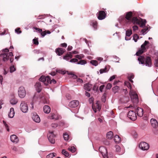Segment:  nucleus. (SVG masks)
<instances>
[{
    "label": "nucleus",
    "instance_id": "56",
    "mask_svg": "<svg viewBox=\"0 0 158 158\" xmlns=\"http://www.w3.org/2000/svg\"><path fill=\"white\" fill-rule=\"evenodd\" d=\"M52 127L55 128L58 126V124L56 123H52L51 125Z\"/></svg>",
    "mask_w": 158,
    "mask_h": 158
},
{
    "label": "nucleus",
    "instance_id": "27",
    "mask_svg": "<svg viewBox=\"0 0 158 158\" xmlns=\"http://www.w3.org/2000/svg\"><path fill=\"white\" fill-rule=\"evenodd\" d=\"M90 24L95 29H97L98 23L96 21L92 20L91 21Z\"/></svg>",
    "mask_w": 158,
    "mask_h": 158
},
{
    "label": "nucleus",
    "instance_id": "55",
    "mask_svg": "<svg viewBox=\"0 0 158 158\" xmlns=\"http://www.w3.org/2000/svg\"><path fill=\"white\" fill-rule=\"evenodd\" d=\"M104 85H102L100 86L99 87V89L101 92H102V90L104 88Z\"/></svg>",
    "mask_w": 158,
    "mask_h": 158
},
{
    "label": "nucleus",
    "instance_id": "35",
    "mask_svg": "<svg viewBox=\"0 0 158 158\" xmlns=\"http://www.w3.org/2000/svg\"><path fill=\"white\" fill-rule=\"evenodd\" d=\"M62 153L66 157H68L69 156V154L68 152L66 151L64 149H63L62 150Z\"/></svg>",
    "mask_w": 158,
    "mask_h": 158
},
{
    "label": "nucleus",
    "instance_id": "7",
    "mask_svg": "<svg viewBox=\"0 0 158 158\" xmlns=\"http://www.w3.org/2000/svg\"><path fill=\"white\" fill-rule=\"evenodd\" d=\"M20 107L21 110L23 113H26L28 110L27 104L24 101L21 102Z\"/></svg>",
    "mask_w": 158,
    "mask_h": 158
},
{
    "label": "nucleus",
    "instance_id": "29",
    "mask_svg": "<svg viewBox=\"0 0 158 158\" xmlns=\"http://www.w3.org/2000/svg\"><path fill=\"white\" fill-rule=\"evenodd\" d=\"M113 135L112 132L110 131L107 133L106 134V137L108 139H111L113 137Z\"/></svg>",
    "mask_w": 158,
    "mask_h": 158
},
{
    "label": "nucleus",
    "instance_id": "58",
    "mask_svg": "<svg viewBox=\"0 0 158 158\" xmlns=\"http://www.w3.org/2000/svg\"><path fill=\"white\" fill-rule=\"evenodd\" d=\"M82 55H77L75 56V57L79 59H81L82 57H81Z\"/></svg>",
    "mask_w": 158,
    "mask_h": 158
},
{
    "label": "nucleus",
    "instance_id": "26",
    "mask_svg": "<svg viewBox=\"0 0 158 158\" xmlns=\"http://www.w3.org/2000/svg\"><path fill=\"white\" fill-rule=\"evenodd\" d=\"M51 109L50 107L47 105H45L44 107V111L45 113L48 114L50 112Z\"/></svg>",
    "mask_w": 158,
    "mask_h": 158
},
{
    "label": "nucleus",
    "instance_id": "42",
    "mask_svg": "<svg viewBox=\"0 0 158 158\" xmlns=\"http://www.w3.org/2000/svg\"><path fill=\"white\" fill-rule=\"evenodd\" d=\"M148 29V27H146L145 28L141 30V32L143 35H144L145 34V32L147 31Z\"/></svg>",
    "mask_w": 158,
    "mask_h": 158
},
{
    "label": "nucleus",
    "instance_id": "39",
    "mask_svg": "<svg viewBox=\"0 0 158 158\" xmlns=\"http://www.w3.org/2000/svg\"><path fill=\"white\" fill-rule=\"evenodd\" d=\"M64 139L65 140H68L69 139V135L67 133H65L63 134Z\"/></svg>",
    "mask_w": 158,
    "mask_h": 158
},
{
    "label": "nucleus",
    "instance_id": "6",
    "mask_svg": "<svg viewBox=\"0 0 158 158\" xmlns=\"http://www.w3.org/2000/svg\"><path fill=\"white\" fill-rule=\"evenodd\" d=\"M99 150L104 158H108L107 150L105 147L103 146L100 147L99 148Z\"/></svg>",
    "mask_w": 158,
    "mask_h": 158
},
{
    "label": "nucleus",
    "instance_id": "19",
    "mask_svg": "<svg viewBox=\"0 0 158 158\" xmlns=\"http://www.w3.org/2000/svg\"><path fill=\"white\" fill-rule=\"evenodd\" d=\"M18 102V100L15 97L14 94L12 95L11 98L10 100V102L12 105H14L16 104Z\"/></svg>",
    "mask_w": 158,
    "mask_h": 158
},
{
    "label": "nucleus",
    "instance_id": "20",
    "mask_svg": "<svg viewBox=\"0 0 158 158\" xmlns=\"http://www.w3.org/2000/svg\"><path fill=\"white\" fill-rule=\"evenodd\" d=\"M132 34V31L131 30L128 29L126 32V37L125 39L127 40H130L128 37H129Z\"/></svg>",
    "mask_w": 158,
    "mask_h": 158
},
{
    "label": "nucleus",
    "instance_id": "12",
    "mask_svg": "<svg viewBox=\"0 0 158 158\" xmlns=\"http://www.w3.org/2000/svg\"><path fill=\"white\" fill-rule=\"evenodd\" d=\"M39 80L40 81H41L43 82H44V84L47 85L48 84V81L50 80V77L49 76H48L46 77L44 76H42L40 78Z\"/></svg>",
    "mask_w": 158,
    "mask_h": 158
},
{
    "label": "nucleus",
    "instance_id": "44",
    "mask_svg": "<svg viewBox=\"0 0 158 158\" xmlns=\"http://www.w3.org/2000/svg\"><path fill=\"white\" fill-rule=\"evenodd\" d=\"M112 87V84L109 83L106 86V89H110Z\"/></svg>",
    "mask_w": 158,
    "mask_h": 158
},
{
    "label": "nucleus",
    "instance_id": "33",
    "mask_svg": "<svg viewBox=\"0 0 158 158\" xmlns=\"http://www.w3.org/2000/svg\"><path fill=\"white\" fill-rule=\"evenodd\" d=\"M56 155V154L55 153H50L47 156V158H52L53 157L55 156Z\"/></svg>",
    "mask_w": 158,
    "mask_h": 158
},
{
    "label": "nucleus",
    "instance_id": "30",
    "mask_svg": "<svg viewBox=\"0 0 158 158\" xmlns=\"http://www.w3.org/2000/svg\"><path fill=\"white\" fill-rule=\"evenodd\" d=\"M76 150V148L74 146L69 147L68 148V150L72 153L75 152Z\"/></svg>",
    "mask_w": 158,
    "mask_h": 158
},
{
    "label": "nucleus",
    "instance_id": "3",
    "mask_svg": "<svg viewBox=\"0 0 158 158\" xmlns=\"http://www.w3.org/2000/svg\"><path fill=\"white\" fill-rule=\"evenodd\" d=\"M134 24L140 25V26L142 27H143L145 26L147 21L145 19H141L139 20L137 17H133L131 21Z\"/></svg>",
    "mask_w": 158,
    "mask_h": 158
},
{
    "label": "nucleus",
    "instance_id": "14",
    "mask_svg": "<svg viewBox=\"0 0 158 158\" xmlns=\"http://www.w3.org/2000/svg\"><path fill=\"white\" fill-rule=\"evenodd\" d=\"M32 118L33 120L36 123H39L40 121V118L39 115L35 112H33L32 113Z\"/></svg>",
    "mask_w": 158,
    "mask_h": 158
},
{
    "label": "nucleus",
    "instance_id": "13",
    "mask_svg": "<svg viewBox=\"0 0 158 158\" xmlns=\"http://www.w3.org/2000/svg\"><path fill=\"white\" fill-rule=\"evenodd\" d=\"M139 147L143 150H147L149 148L148 144L145 142H141L139 145Z\"/></svg>",
    "mask_w": 158,
    "mask_h": 158
},
{
    "label": "nucleus",
    "instance_id": "40",
    "mask_svg": "<svg viewBox=\"0 0 158 158\" xmlns=\"http://www.w3.org/2000/svg\"><path fill=\"white\" fill-rule=\"evenodd\" d=\"M139 38V36L137 34H135L133 36V40L135 42H136L137 39Z\"/></svg>",
    "mask_w": 158,
    "mask_h": 158
},
{
    "label": "nucleus",
    "instance_id": "54",
    "mask_svg": "<svg viewBox=\"0 0 158 158\" xmlns=\"http://www.w3.org/2000/svg\"><path fill=\"white\" fill-rule=\"evenodd\" d=\"M134 77V75L132 74L131 75H129L128 77V78L129 79H133Z\"/></svg>",
    "mask_w": 158,
    "mask_h": 158
},
{
    "label": "nucleus",
    "instance_id": "10",
    "mask_svg": "<svg viewBox=\"0 0 158 158\" xmlns=\"http://www.w3.org/2000/svg\"><path fill=\"white\" fill-rule=\"evenodd\" d=\"M127 116L131 120L135 121L137 119L136 113L133 110H130L127 114Z\"/></svg>",
    "mask_w": 158,
    "mask_h": 158
},
{
    "label": "nucleus",
    "instance_id": "11",
    "mask_svg": "<svg viewBox=\"0 0 158 158\" xmlns=\"http://www.w3.org/2000/svg\"><path fill=\"white\" fill-rule=\"evenodd\" d=\"M18 95L21 98H24L26 95V91L24 88L22 86H20L18 90Z\"/></svg>",
    "mask_w": 158,
    "mask_h": 158
},
{
    "label": "nucleus",
    "instance_id": "61",
    "mask_svg": "<svg viewBox=\"0 0 158 158\" xmlns=\"http://www.w3.org/2000/svg\"><path fill=\"white\" fill-rule=\"evenodd\" d=\"M133 30L135 31L138 29V27L136 25H135L133 27Z\"/></svg>",
    "mask_w": 158,
    "mask_h": 158
},
{
    "label": "nucleus",
    "instance_id": "17",
    "mask_svg": "<svg viewBox=\"0 0 158 158\" xmlns=\"http://www.w3.org/2000/svg\"><path fill=\"white\" fill-rule=\"evenodd\" d=\"M135 112H136L137 115L140 117H141L143 115V110L140 108H137L135 110Z\"/></svg>",
    "mask_w": 158,
    "mask_h": 158
},
{
    "label": "nucleus",
    "instance_id": "37",
    "mask_svg": "<svg viewBox=\"0 0 158 158\" xmlns=\"http://www.w3.org/2000/svg\"><path fill=\"white\" fill-rule=\"evenodd\" d=\"M90 63L93 65L96 66L98 65V62L96 60H91Z\"/></svg>",
    "mask_w": 158,
    "mask_h": 158
},
{
    "label": "nucleus",
    "instance_id": "25",
    "mask_svg": "<svg viewBox=\"0 0 158 158\" xmlns=\"http://www.w3.org/2000/svg\"><path fill=\"white\" fill-rule=\"evenodd\" d=\"M15 114V112L14 111V109L13 108H11L10 110V112L8 114V116L10 118L13 117Z\"/></svg>",
    "mask_w": 158,
    "mask_h": 158
},
{
    "label": "nucleus",
    "instance_id": "16",
    "mask_svg": "<svg viewBox=\"0 0 158 158\" xmlns=\"http://www.w3.org/2000/svg\"><path fill=\"white\" fill-rule=\"evenodd\" d=\"M65 51V49L60 48H56L55 52L57 55L60 56L62 55Z\"/></svg>",
    "mask_w": 158,
    "mask_h": 158
},
{
    "label": "nucleus",
    "instance_id": "18",
    "mask_svg": "<svg viewBox=\"0 0 158 158\" xmlns=\"http://www.w3.org/2000/svg\"><path fill=\"white\" fill-rule=\"evenodd\" d=\"M152 126L154 128H156L158 126V123L157 120L154 118H152L150 121Z\"/></svg>",
    "mask_w": 158,
    "mask_h": 158
},
{
    "label": "nucleus",
    "instance_id": "51",
    "mask_svg": "<svg viewBox=\"0 0 158 158\" xmlns=\"http://www.w3.org/2000/svg\"><path fill=\"white\" fill-rule=\"evenodd\" d=\"M78 60L76 58H73L70 60V62H71L75 63L77 62H78Z\"/></svg>",
    "mask_w": 158,
    "mask_h": 158
},
{
    "label": "nucleus",
    "instance_id": "45",
    "mask_svg": "<svg viewBox=\"0 0 158 158\" xmlns=\"http://www.w3.org/2000/svg\"><path fill=\"white\" fill-rule=\"evenodd\" d=\"M10 73L13 72L16 70L15 68L13 65L10 67Z\"/></svg>",
    "mask_w": 158,
    "mask_h": 158
},
{
    "label": "nucleus",
    "instance_id": "49",
    "mask_svg": "<svg viewBox=\"0 0 158 158\" xmlns=\"http://www.w3.org/2000/svg\"><path fill=\"white\" fill-rule=\"evenodd\" d=\"M98 89V86H97V85L96 84H94L93 88V90L94 91H97Z\"/></svg>",
    "mask_w": 158,
    "mask_h": 158
},
{
    "label": "nucleus",
    "instance_id": "23",
    "mask_svg": "<svg viewBox=\"0 0 158 158\" xmlns=\"http://www.w3.org/2000/svg\"><path fill=\"white\" fill-rule=\"evenodd\" d=\"M91 85L89 83L85 84L84 85V88L85 90L89 91L91 89Z\"/></svg>",
    "mask_w": 158,
    "mask_h": 158
},
{
    "label": "nucleus",
    "instance_id": "43",
    "mask_svg": "<svg viewBox=\"0 0 158 158\" xmlns=\"http://www.w3.org/2000/svg\"><path fill=\"white\" fill-rule=\"evenodd\" d=\"M33 42L34 43V44L38 45L39 44V42L38 41V38L34 39L33 40Z\"/></svg>",
    "mask_w": 158,
    "mask_h": 158
},
{
    "label": "nucleus",
    "instance_id": "36",
    "mask_svg": "<svg viewBox=\"0 0 158 158\" xmlns=\"http://www.w3.org/2000/svg\"><path fill=\"white\" fill-rule=\"evenodd\" d=\"M108 71L107 68L106 67L104 69H101L100 70V73L101 74L102 73H106Z\"/></svg>",
    "mask_w": 158,
    "mask_h": 158
},
{
    "label": "nucleus",
    "instance_id": "50",
    "mask_svg": "<svg viewBox=\"0 0 158 158\" xmlns=\"http://www.w3.org/2000/svg\"><path fill=\"white\" fill-rule=\"evenodd\" d=\"M20 28H18L15 29V31L18 34L21 33L22 32L20 30Z\"/></svg>",
    "mask_w": 158,
    "mask_h": 158
},
{
    "label": "nucleus",
    "instance_id": "52",
    "mask_svg": "<svg viewBox=\"0 0 158 158\" xmlns=\"http://www.w3.org/2000/svg\"><path fill=\"white\" fill-rule=\"evenodd\" d=\"M154 65L155 66L158 67V58L155 60L154 61Z\"/></svg>",
    "mask_w": 158,
    "mask_h": 158
},
{
    "label": "nucleus",
    "instance_id": "8",
    "mask_svg": "<svg viewBox=\"0 0 158 158\" xmlns=\"http://www.w3.org/2000/svg\"><path fill=\"white\" fill-rule=\"evenodd\" d=\"M106 13L103 10L100 11L97 14L98 18L100 20L105 19L106 17Z\"/></svg>",
    "mask_w": 158,
    "mask_h": 158
},
{
    "label": "nucleus",
    "instance_id": "31",
    "mask_svg": "<svg viewBox=\"0 0 158 158\" xmlns=\"http://www.w3.org/2000/svg\"><path fill=\"white\" fill-rule=\"evenodd\" d=\"M69 53H68L65 56H64V57H63L64 59H67V57H69V59L73 57V56L71 54V52H69Z\"/></svg>",
    "mask_w": 158,
    "mask_h": 158
},
{
    "label": "nucleus",
    "instance_id": "15",
    "mask_svg": "<svg viewBox=\"0 0 158 158\" xmlns=\"http://www.w3.org/2000/svg\"><path fill=\"white\" fill-rule=\"evenodd\" d=\"M79 102L77 100H73L69 102V105L71 108H75L79 105Z\"/></svg>",
    "mask_w": 158,
    "mask_h": 158
},
{
    "label": "nucleus",
    "instance_id": "53",
    "mask_svg": "<svg viewBox=\"0 0 158 158\" xmlns=\"http://www.w3.org/2000/svg\"><path fill=\"white\" fill-rule=\"evenodd\" d=\"M70 75H71V77L73 78V79H76L77 78V75H76L75 74H73L72 73H69V74Z\"/></svg>",
    "mask_w": 158,
    "mask_h": 158
},
{
    "label": "nucleus",
    "instance_id": "9",
    "mask_svg": "<svg viewBox=\"0 0 158 158\" xmlns=\"http://www.w3.org/2000/svg\"><path fill=\"white\" fill-rule=\"evenodd\" d=\"M47 136L48 137L49 141L52 143L54 144L55 143V139L54 138L55 135L53 133V131H49V133L48 134Z\"/></svg>",
    "mask_w": 158,
    "mask_h": 158
},
{
    "label": "nucleus",
    "instance_id": "4",
    "mask_svg": "<svg viewBox=\"0 0 158 158\" xmlns=\"http://www.w3.org/2000/svg\"><path fill=\"white\" fill-rule=\"evenodd\" d=\"M149 44V41H145L144 43L141 45V48H139L138 51L136 52V55L137 56H139L146 52L147 51L146 48H148L147 44Z\"/></svg>",
    "mask_w": 158,
    "mask_h": 158
},
{
    "label": "nucleus",
    "instance_id": "34",
    "mask_svg": "<svg viewBox=\"0 0 158 158\" xmlns=\"http://www.w3.org/2000/svg\"><path fill=\"white\" fill-rule=\"evenodd\" d=\"M119 89V87L117 86H115L112 88L113 92L114 93H116Z\"/></svg>",
    "mask_w": 158,
    "mask_h": 158
},
{
    "label": "nucleus",
    "instance_id": "28",
    "mask_svg": "<svg viewBox=\"0 0 158 158\" xmlns=\"http://www.w3.org/2000/svg\"><path fill=\"white\" fill-rule=\"evenodd\" d=\"M114 140L115 142L117 143H118L121 141L120 138L117 135H116L114 136Z\"/></svg>",
    "mask_w": 158,
    "mask_h": 158
},
{
    "label": "nucleus",
    "instance_id": "38",
    "mask_svg": "<svg viewBox=\"0 0 158 158\" xmlns=\"http://www.w3.org/2000/svg\"><path fill=\"white\" fill-rule=\"evenodd\" d=\"M86 63V62L84 60H81L79 62H78L77 64H81V65L84 64Z\"/></svg>",
    "mask_w": 158,
    "mask_h": 158
},
{
    "label": "nucleus",
    "instance_id": "21",
    "mask_svg": "<svg viewBox=\"0 0 158 158\" xmlns=\"http://www.w3.org/2000/svg\"><path fill=\"white\" fill-rule=\"evenodd\" d=\"M132 16V13L131 11H129L126 13V19L130 21L132 19L131 18Z\"/></svg>",
    "mask_w": 158,
    "mask_h": 158
},
{
    "label": "nucleus",
    "instance_id": "41",
    "mask_svg": "<svg viewBox=\"0 0 158 158\" xmlns=\"http://www.w3.org/2000/svg\"><path fill=\"white\" fill-rule=\"evenodd\" d=\"M49 81H48V83H52L53 84H55L56 83V80H55L54 79H53L52 80H51V78L50 77V80Z\"/></svg>",
    "mask_w": 158,
    "mask_h": 158
},
{
    "label": "nucleus",
    "instance_id": "64",
    "mask_svg": "<svg viewBox=\"0 0 158 158\" xmlns=\"http://www.w3.org/2000/svg\"><path fill=\"white\" fill-rule=\"evenodd\" d=\"M77 82H79L81 83H82L83 82V80L82 79L79 78L77 79Z\"/></svg>",
    "mask_w": 158,
    "mask_h": 158
},
{
    "label": "nucleus",
    "instance_id": "22",
    "mask_svg": "<svg viewBox=\"0 0 158 158\" xmlns=\"http://www.w3.org/2000/svg\"><path fill=\"white\" fill-rule=\"evenodd\" d=\"M10 139L11 141L13 142H16L17 143L19 140L18 137L15 135H11Z\"/></svg>",
    "mask_w": 158,
    "mask_h": 158
},
{
    "label": "nucleus",
    "instance_id": "32",
    "mask_svg": "<svg viewBox=\"0 0 158 158\" xmlns=\"http://www.w3.org/2000/svg\"><path fill=\"white\" fill-rule=\"evenodd\" d=\"M125 85L126 86L131 90V84L129 81H126L125 82Z\"/></svg>",
    "mask_w": 158,
    "mask_h": 158
},
{
    "label": "nucleus",
    "instance_id": "46",
    "mask_svg": "<svg viewBox=\"0 0 158 158\" xmlns=\"http://www.w3.org/2000/svg\"><path fill=\"white\" fill-rule=\"evenodd\" d=\"M3 123L4 124V125L5 126L6 128V129L7 131H9V128L7 124L6 123L5 121L4 120L3 121Z\"/></svg>",
    "mask_w": 158,
    "mask_h": 158
},
{
    "label": "nucleus",
    "instance_id": "62",
    "mask_svg": "<svg viewBox=\"0 0 158 158\" xmlns=\"http://www.w3.org/2000/svg\"><path fill=\"white\" fill-rule=\"evenodd\" d=\"M115 77L116 75H113L111 76L110 79V81H112L115 78Z\"/></svg>",
    "mask_w": 158,
    "mask_h": 158
},
{
    "label": "nucleus",
    "instance_id": "5",
    "mask_svg": "<svg viewBox=\"0 0 158 158\" xmlns=\"http://www.w3.org/2000/svg\"><path fill=\"white\" fill-rule=\"evenodd\" d=\"M131 95V101L134 103L136 104L139 101L138 97L137 94L133 91L130 90L129 93Z\"/></svg>",
    "mask_w": 158,
    "mask_h": 158
},
{
    "label": "nucleus",
    "instance_id": "48",
    "mask_svg": "<svg viewBox=\"0 0 158 158\" xmlns=\"http://www.w3.org/2000/svg\"><path fill=\"white\" fill-rule=\"evenodd\" d=\"M34 103V102L33 101V99H32L30 102V104L31 105L30 107L32 109H34V106H33Z\"/></svg>",
    "mask_w": 158,
    "mask_h": 158
},
{
    "label": "nucleus",
    "instance_id": "60",
    "mask_svg": "<svg viewBox=\"0 0 158 158\" xmlns=\"http://www.w3.org/2000/svg\"><path fill=\"white\" fill-rule=\"evenodd\" d=\"M55 115L53 113L52 114L51 116V118L52 119H57L56 118H55Z\"/></svg>",
    "mask_w": 158,
    "mask_h": 158
},
{
    "label": "nucleus",
    "instance_id": "63",
    "mask_svg": "<svg viewBox=\"0 0 158 158\" xmlns=\"http://www.w3.org/2000/svg\"><path fill=\"white\" fill-rule=\"evenodd\" d=\"M34 53L35 54H39L40 52V50H35L33 51Z\"/></svg>",
    "mask_w": 158,
    "mask_h": 158
},
{
    "label": "nucleus",
    "instance_id": "1",
    "mask_svg": "<svg viewBox=\"0 0 158 158\" xmlns=\"http://www.w3.org/2000/svg\"><path fill=\"white\" fill-rule=\"evenodd\" d=\"M9 52V50L7 48L3 50L2 51L3 53L0 55V56L2 58L3 61L5 62L9 60L10 62L12 63L13 61L14 58L12 57L13 56V55L12 52L8 53Z\"/></svg>",
    "mask_w": 158,
    "mask_h": 158
},
{
    "label": "nucleus",
    "instance_id": "57",
    "mask_svg": "<svg viewBox=\"0 0 158 158\" xmlns=\"http://www.w3.org/2000/svg\"><path fill=\"white\" fill-rule=\"evenodd\" d=\"M46 34V31L41 32V34L43 36H44Z\"/></svg>",
    "mask_w": 158,
    "mask_h": 158
},
{
    "label": "nucleus",
    "instance_id": "47",
    "mask_svg": "<svg viewBox=\"0 0 158 158\" xmlns=\"http://www.w3.org/2000/svg\"><path fill=\"white\" fill-rule=\"evenodd\" d=\"M116 151L117 152H119L120 151V148L118 145H116L115 146Z\"/></svg>",
    "mask_w": 158,
    "mask_h": 158
},
{
    "label": "nucleus",
    "instance_id": "24",
    "mask_svg": "<svg viewBox=\"0 0 158 158\" xmlns=\"http://www.w3.org/2000/svg\"><path fill=\"white\" fill-rule=\"evenodd\" d=\"M35 86L36 89L37 91L38 92L40 93L41 90V83L40 82L36 83L35 85Z\"/></svg>",
    "mask_w": 158,
    "mask_h": 158
},
{
    "label": "nucleus",
    "instance_id": "59",
    "mask_svg": "<svg viewBox=\"0 0 158 158\" xmlns=\"http://www.w3.org/2000/svg\"><path fill=\"white\" fill-rule=\"evenodd\" d=\"M34 28L35 30L38 31L39 32H41L42 31V30L41 29H40L36 27H34Z\"/></svg>",
    "mask_w": 158,
    "mask_h": 158
},
{
    "label": "nucleus",
    "instance_id": "2",
    "mask_svg": "<svg viewBox=\"0 0 158 158\" xmlns=\"http://www.w3.org/2000/svg\"><path fill=\"white\" fill-rule=\"evenodd\" d=\"M139 64H143L149 67L151 66L152 60L151 57L147 56H139L138 58Z\"/></svg>",
    "mask_w": 158,
    "mask_h": 158
}]
</instances>
